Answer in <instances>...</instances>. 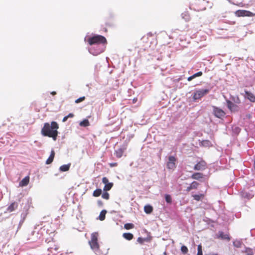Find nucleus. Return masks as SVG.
<instances>
[{"mask_svg": "<svg viewBox=\"0 0 255 255\" xmlns=\"http://www.w3.org/2000/svg\"><path fill=\"white\" fill-rule=\"evenodd\" d=\"M203 177V174L199 172L195 173L192 176V178L196 180H200L201 178H202Z\"/></svg>", "mask_w": 255, "mask_h": 255, "instance_id": "nucleus-20", "label": "nucleus"}, {"mask_svg": "<svg viewBox=\"0 0 255 255\" xmlns=\"http://www.w3.org/2000/svg\"><path fill=\"white\" fill-rule=\"evenodd\" d=\"M102 182L105 184L104 187V191H108L110 190L114 185L113 183L109 182L108 179L106 177H104L102 178Z\"/></svg>", "mask_w": 255, "mask_h": 255, "instance_id": "nucleus-9", "label": "nucleus"}, {"mask_svg": "<svg viewBox=\"0 0 255 255\" xmlns=\"http://www.w3.org/2000/svg\"><path fill=\"white\" fill-rule=\"evenodd\" d=\"M217 237L218 238H220L222 240H230V237L228 234H225L222 231H219L218 233Z\"/></svg>", "mask_w": 255, "mask_h": 255, "instance_id": "nucleus-11", "label": "nucleus"}, {"mask_svg": "<svg viewBox=\"0 0 255 255\" xmlns=\"http://www.w3.org/2000/svg\"><path fill=\"white\" fill-rule=\"evenodd\" d=\"M102 192L101 189H97L93 192V196L96 197H99L102 194Z\"/></svg>", "mask_w": 255, "mask_h": 255, "instance_id": "nucleus-25", "label": "nucleus"}, {"mask_svg": "<svg viewBox=\"0 0 255 255\" xmlns=\"http://www.w3.org/2000/svg\"><path fill=\"white\" fill-rule=\"evenodd\" d=\"M210 90L208 88L195 89L192 95L193 101L197 102L198 100H200L204 96L208 94Z\"/></svg>", "mask_w": 255, "mask_h": 255, "instance_id": "nucleus-2", "label": "nucleus"}, {"mask_svg": "<svg viewBox=\"0 0 255 255\" xmlns=\"http://www.w3.org/2000/svg\"><path fill=\"white\" fill-rule=\"evenodd\" d=\"M235 15L238 17L241 16H248L251 17L254 15V14L248 10H238L235 11Z\"/></svg>", "mask_w": 255, "mask_h": 255, "instance_id": "nucleus-7", "label": "nucleus"}, {"mask_svg": "<svg viewBox=\"0 0 255 255\" xmlns=\"http://www.w3.org/2000/svg\"><path fill=\"white\" fill-rule=\"evenodd\" d=\"M88 42L90 45L96 44H106L107 43V40L104 36L97 35L89 38Z\"/></svg>", "mask_w": 255, "mask_h": 255, "instance_id": "nucleus-3", "label": "nucleus"}, {"mask_svg": "<svg viewBox=\"0 0 255 255\" xmlns=\"http://www.w3.org/2000/svg\"><path fill=\"white\" fill-rule=\"evenodd\" d=\"M59 125L56 122H52L50 124L45 123L41 130V133L44 136L51 137L56 140L58 136Z\"/></svg>", "mask_w": 255, "mask_h": 255, "instance_id": "nucleus-1", "label": "nucleus"}, {"mask_svg": "<svg viewBox=\"0 0 255 255\" xmlns=\"http://www.w3.org/2000/svg\"><path fill=\"white\" fill-rule=\"evenodd\" d=\"M68 119V117L67 116H65L63 118V120H62V122H65Z\"/></svg>", "mask_w": 255, "mask_h": 255, "instance_id": "nucleus-45", "label": "nucleus"}, {"mask_svg": "<svg viewBox=\"0 0 255 255\" xmlns=\"http://www.w3.org/2000/svg\"><path fill=\"white\" fill-rule=\"evenodd\" d=\"M30 178L28 176L25 177L19 184V186L23 187L27 186L29 182Z\"/></svg>", "mask_w": 255, "mask_h": 255, "instance_id": "nucleus-15", "label": "nucleus"}, {"mask_svg": "<svg viewBox=\"0 0 255 255\" xmlns=\"http://www.w3.org/2000/svg\"><path fill=\"white\" fill-rule=\"evenodd\" d=\"M68 118H73L74 117V115L72 113L69 114L67 116H66Z\"/></svg>", "mask_w": 255, "mask_h": 255, "instance_id": "nucleus-43", "label": "nucleus"}, {"mask_svg": "<svg viewBox=\"0 0 255 255\" xmlns=\"http://www.w3.org/2000/svg\"><path fill=\"white\" fill-rule=\"evenodd\" d=\"M206 167V163L204 161H201L195 165L194 169L196 170H203Z\"/></svg>", "mask_w": 255, "mask_h": 255, "instance_id": "nucleus-10", "label": "nucleus"}, {"mask_svg": "<svg viewBox=\"0 0 255 255\" xmlns=\"http://www.w3.org/2000/svg\"><path fill=\"white\" fill-rule=\"evenodd\" d=\"M118 165V163H116V162H115V163H111L110 164V167H115V166H117Z\"/></svg>", "mask_w": 255, "mask_h": 255, "instance_id": "nucleus-40", "label": "nucleus"}, {"mask_svg": "<svg viewBox=\"0 0 255 255\" xmlns=\"http://www.w3.org/2000/svg\"><path fill=\"white\" fill-rule=\"evenodd\" d=\"M191 190H192V188L191 187V186L189 185L188 187H187L186 189V191H187V192H189L190 191H191Z\"/></svg>", "mask_w": 255, "mask_h": 255, "instance_id": "nucleus-42", "label": "nucleus"}, {"mask_svg": "<svg viewBox=\"0 0 255 255\" xmlns=\"http://www.w3.org/2000/svg\"><path fill=\"white\" fill-rule=\"evenodd\" d=\"M164 255H166V252H164Z\"/></svg>", "mask_w": 255, "mask_h": 255, "instance_id": "nucleus-49", "label": "nucleus"}, {"mask_svg": "<svg viewBox=\"0 0 255 255\" xmlns=\"http://www.w3.org/2000/svg\"><path fill=\"white\" fill-rule=\"evenodd\" d=\"M144 240L142 238H140V237H139L138 239H137V242L138 243H139L140 244H142L144 242Z\"/></svg>", "mask_w": 255, "mask_h": 255, "instance_id": "nucleus-39", "label": "nucleus"}, {"mask_svg": "<svg viewBox=\"0 0 255 255\" xmlns=\"http://www.w3.org/2000/svg\"><path fill=\"white\" fill-rule=\"evenodd\" d=\"M160 33H161L162 36L164 35H165V32L162 31V32H160Z\"/></svg>", "mask_w": 255, "mask_h": 255, "instance_id": "nucleus-46", "label": "nucleus"}, {"mask_svg": "<svg viewBox=\"0 0 255 255\" xmlns=\"http://www.w3.org/2000/svg\"><path fill=\"white\" fill-rule=\"evenodd\" d=\"M54 156H55V152L54 150H52L51 151V153H50L49 157L46 161V164H51L53 161Z\"/></svg>", "mask_w": 255, "mask_h": 255, "instance_id": "nucleus-16", "label": "nucleus"}, {"mask_svg": "<svg viewBox=\"0 0 255 255\" xmlns=\"http://www.w3.org/2000/svg\"><path fill=\"white\" fill-rule=\"evenodd\" d=\"M205 255H219L217 253L211 252L209 254H205Z\"/></svg>", "mask_w": 255, "mask_h": 255, "instance_id": "nucleus-41", "label": "nucleus"}, {"mask_svg": "<svg viewBox=\"0 0 255 255\" xmlns=\"http://www.w3.org/2000/svg\"><path fill=\"white\" fill-rule=\"evenodd\" d=\"M245 97L252 102H255V96L251 92L245 91Z\"/></svg>", "mask_w": 255, "mask_h": 255, "instance_id": "nucleus-13", "label": "nucleus"}, {"mask_svg": "<svg viewBox=\"0 0 255 255\" xmlns=\"http://www.w3.org/2000/svg\"><path fill=\"white\" fill-rule=\"evenodd\" d=\"M203 74V73L202 71H199L198 72H197L195 74H194L193 75H192V76L193 77V79L197 77H200L201 76H202Z\"/></svg>", "mask_w": 255, "mask_h": 255, "instance_id": "nucleus-37", "label": "nucleus"}, {"mask_svg": "<svg viewBox=\"0 0 255 255\" xmlns=\"http://www.w3.org/2000/svg\"><path fill=\"white\" fill-rule=\"evenodd\" d=\"M112 25H113L112 23H110V24H108L109 26H111Z\"/></svg>", "mask_w": 255, "mask_h": 255, "instance_id": "nucleus-48", "label": "nucleus"}, {"mask_svg": "<svg viewBox=\"0 0 255 255\" xmlns=\"http://www.w3.org/2000/svg\"><path fill=\"white\" fill-rule=\"evenodd\" d=\"M70 164H64L60 167V170L63 172L67 171L69 170Z\"/></svg>", "mask_w": 255, "mask_h": 255, "instance_id": "nucleus-24", "label": "nucleus"}, {"mask_svg": "<svg viewBox=\"0 0 255 255\" xmlns=\"http://www.w3.org/2000/svg\"><path fill=\"white\" fill-rule=\"evenodd\" d=\"M181 17L183 19H185V21H188L190 19V16L188 12H185L181 14Z\"/></svg>", "mask_w": 255, "mask_h": 255, "instance_id": "nucleus-29", "label": "nucleus"}, {"mask_svg": "<svg viewBox=\"0 0 255 255\" xmlns=\"http://www.w3.org/2000/svg\"><path fill=\"white\" fill-rule=\"evenodd\" d=\"M192 197H193V199L196 201H199L203 199L204 195L203 194H194L192 195Z\"/></svg>", "mask_w": 255, "mask_h": 255, "instance_id": "nucleus-18", "label": "nucleus"}, {"mask_svg": "<svg viewBox=\"0 0 255 255\" xmlns=\"http://www.w3.org/2000/svg\"><path fill=\"white\" fill-rule=\"evenodd\" d=\"M230 3H232L233 4H235V3H234L233 1H232V0H227Z\"/></svg>", "mask_w": 255, "mask_h": 255, "instance_id": "nucleus-47", "label": "nucleus"}, {"mask_svg": "<svg viewBox=\"0 0 255 255\" xmlns=\"http://www.w3.org/2000/svg\"><path fill=\"white\" fill-rule=\"evenodd\" d=\"M177 158L173 155H170L168 157L166 161V167L169 170H174L177 165Z\"/></svg>", "mask_w": 255, "mask_h": 255, "instance_id": "nucleus-5", "label": "nucleus"}, {"mask_svg": "<svg viewBox=\"0 0 255 255\" xmlns=\"http://www.w3.org/2000/svg\"><path fill=\"white\" fill-rule=\"evenodd\" d=\"M212 145L211 142L209 140H203L200 143V145L204 147H209Z\"/></svg>", "mask_w": 255, "mask_h": 255, "instance_id": "nucleus-22", "label": "nucleus"}, {"mask_svg": "<svg viewBox=\"0 0 255 255\" xmlns=\"http://www.w3.org/2000/svg\"><path fill=\"white\" fill-rule=\"evenodd\" d=\"M85 99V97L84 96V97H80L78 99H77L76 101H75V103H79L80 102H81L82 101H83Z\"/></svg>", "mask_w": 255, "mask_h": 255, "instance_id": "nucleus-38", "label": "nucleus"}, {"mask_svg": "<svg viewBox=\"0 0 255 255\" xmlns=\"http://www.w3.org/2000/svg\"><path fill=\"white\" fill-rule=\"evenodd\" d=\"M144 212L146 213L149 214L152 211V207L150 205H146L144 208Z\"/></svg>", "mask_w": 255, "mask_h": 255, "instance_id": "nucleus-28", "label": "nucleus"}, {"mask_svg": "<svg viewBox=\"0 0 255 255\" xmlns=\"http://www.w3.org/2000/svg\"><path fill=\"white\" fill-rule=\"evenodd\" d=\"M241 195L242 197L247 199H252L254 196V195L253 194L252 192L247 191L242 192Z\"/></svg>", "mask_w": 255, "mask_h": 255, "instance_id": "nucleus-14", "label": "nucleus"}, {"mask_svg": "<svg viewBox=\"0 0 255 255\" xmlns=\"http://www.w3.org/2000/svg\"><path fill=\"white\" fill-rule=\"evenodd\" d=\"M212 114L216 118L223 119L226 116V112L219 107L215 106H212Z\"/></svg>", "mask_w": 255, "mask_h": 255, "instance_id": "nucleus-6", "label": "nucleus"}, {"mask_svg": "<svg viewBox=\"0 0 255 255\" xmlns=\"http://www.w3.org/2000/svg\"><path fill=\"white\" fill-rule=\"evenodd\" d=\"M106 213L107 211L106 210H102L101 212L99 217L100 220L103 221L105 220Z\"/></svg>", "mask_w": 255, "mask_h": 255, "instance_id": "nucleus-27", "label": "nucleus"}, {"mask_svg": "<svg viewBox=\"0 0 255 255\" xmlns=\"http://www.w3.org/2000/svg\"><path fill=\"white\" fill-rule=\"evenodd\" d=\"M18 207L17 203L14 202L10 204V205L7 208L6 211L7 212L10 213L16 209Z\"/></svg>", "mask_w": 255, "mask_h": 255, "instance_id": "nucleus-12", "label": "nucleus"}, {"mask_svg": "<svg viewBox=\"0 0 255 255\" xmlns=\"http://www.w3.org/2000/svg\"><path fill=\"white\" fill-rule=\"evenodd\" d=\"M199 185V183L196 181H193L190 185L192 189H196L198 188V185Z\"/></svg>", "mask_w": 255, "mask_h": 255, "instance_id": "nucleus-33", "label": "nucleus"}, {"mask_svg": "<svg viewBox=\"0 0 255 255\" xmlns=\"http://www.w3.org/2000/svg\"><path fill=\"white\" fill-rule=\"evenodd\" d=\"M242 244L243 242L241 240H236V241L233 242V246L237 248H241Z\"/></svg>", "mask_w": 255, "mask_h": 255, "instance_id": "nucleus-23", "label": "nucleus"}, {"mask_svg": "<svg viewBox=\"0 0 255 255\" xmlns=\"http://www.w3.org/2000/svg\"><path fill=\"white\" fill-rule=\"evenodd\" d=\"M198 253L197 255H203L202 250V246L201 245H199L197 247Z\"/></svg>", "mask_w": 255, "mask_h": 255, "instance_id": "nucleus-36", "label": "nucleus"}, {"mask_svg": "<svg viewBox=\"0 0 255 255\" xmlns=\"http://www.w3.org/2000/svg\"><path fill=\"white\" fill-rule=\"evenodd\" d=\"M232 130L234 133L238 134L240 132L241 129L239 127H235L233 128Z\"/></svg>", "mask_w": 255, "mask_h": 255, "instance_id": "nucleus-32", "label": "nucleus"}, {"mask_svg": "<svg viewBox=\"0 0 255 255\" xmlns=\"http://www.w3.org/2000/svg\"><path fill=\"white\" fill-rule=\"evenodd\" d=\"M102 197L104 199L108 200L110 198V195L109 194L108 192H107V191H105V192H104L102 195Z\"/></svg>", "mask_w": 255, "mask_h": 255, "instance_id": "nucleus-35", "label": "nucleus"}, {"mask_svg": "<svg viewBox=\"0 0 255 255\" xmlns=\"http://www.w3.org/2000/svg\"><path fill=\"white\" fill-rule=\"evenodd\" d=\"M134 225L132 223H127L124 225V228L126 230H130L134 228Z\"/></svg>", "mask_w": 255, "mask_h": 255, "instance_id": "nucleus-31", "label": "nucleus"}, {"mask_svg": "<svg viewBox=\"0 0 255 255\" xmlns=\"http://www.w3.org/2000/svg\"><path fill=\"white\" fill-rule=\"evenodd\" d=\"M165 200L167 204H171L172 203V197L169 194L165 195Z\"/></svg>", "mask_w": 255, "mask_h": 255, "instance_id": "nucleus-30", "label": "nucleus"}, {"mask_svg": "<svg viewBox=\"0 0 255 255\" xmlns=\"http://www.w3.org/2000/svg\"><path fill=\"white\" fill-rule=\"evenodd\" d=\"M79 125L80 126L86 127L90 125V123L88 120L85 119L82 122H81Z\"/></svg>", "mask_w": 255, "mask_h": 255, "instance_id": "nucleus-26", "label": "nucleus"}, {"mask_svg": "<svg viewBox=\"0 0 255 255\" xmlns=\"http://www.w3.org/2000/svg\"><path fill=\"white\" fill-rule=\"evenodd\" d=\"M226 102L227 107L231 112H237L239 111V106L230 100H227Z\"/></svg>", "mask_w": 255, "mask_h": 255, "instance_id": "nucleus-8", "label": "nucleus"}, {"mask_svg": "<svg viewBox=\"0 0 255 255\" xmlns=\"http://www.w3.org/2000/svg\"><path fill=\"white\" fill-rule=\"evenodd\" d=\"M242 252L246 253V255H254V252H253V249L250 248H249V247H245V250L242 251Z\"/></svg>", "mask_w": 255, "mask_h": 255, "instance_id": "nucleus-17", "label": "nucleus"}, {"mask_svg": "<svg viewBox=\"0 0 255 255\" xmlns=\"http://www.w3.org/2000/svg\"><path fill=\"white\" fill-rule=\"evenodd\" d=\"M181 251L183 254H186L188 252V248L186 246L183 245L181 247Z\"/></svg>", "mask_w": 255, "mask_h": 255, "instance_id": "nucleus-34", "label": "nucleus"}, {"mask_svg": "<svg viewBox=\"0 0 255 255\" xmlns=\"http://www.w3.org/2000/svg\"><path fill=\"white\" fill-rule=\"evenodd\" d=\"M55 94V92H53L52 93V94Z\"/></svg>", "mask_w": 255, "mask_h": 255, "instance_id": "nucleus-50", "label": "nucleus"}, {"mask_svg": "<svg viewBox=\"0 0 255 255\" xmlns=\"http://www.w3.org/2000/svg\"><path fill=\"white\" fill-rule=\"evenodd\" d=\"M123 237L127 240H131L133 238V235L130 233H125L123 235Z\"/></svg>", "mask_w": 255, "mask_h": 255, "instance_id": "nucleus-21", "label": "nucleus"}, {"mask_svg": "<svg viewBox=\"0 0 255 255\" xmlns=\"http://www.w3.org/2000/svg\"><path fill=\"white\" fill-rule=\"evenodd\" d=\"M98 234L97 233H93L91 235V239L89 243L91 248L93 250L98 251L99 249V245L98 242Z\"/></svg>", "mask_w": 255, "mask_h": 255, "instance_id": "nucleus-4", "label": "nucleus"}, {"mask_svg": "<svg viewBox=\"0 0 255 255\" xmlns=\"http://www.w3.org/2000/svg\"><path fill=\"white\" fill-rule=\"evenodd\" d=\"M193 77L192 75V76H189V77L187 78V80H188V81H191L192 80H193Z\"/></svg>", "mask_w": 255, "mask_h": 255, "instance_id": "nucleus-44", "label": "nucleus"}, {"mask_svg": "<svg viewBox=\"0 0 255 255\" xmlns=\"http://www.w3.org/2000/svg\"><path fill=\"white\" fill-rule=\"evenodd\" d=\"M124 152V149L123 148H119L116 150L115 151V155L118 158H121Z\"/></svg>", "mask_w": 255, "mask_h": 255, "instance_id": "nucleus-19", "label": "nucleus"}]
</instances>
